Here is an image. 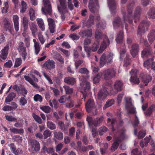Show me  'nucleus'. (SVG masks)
I'll list each match as a JSON object with an SVG mask.
<instances>
[{
	"label": "nucleus",
	"mask_w": 155,
	"mask_h": 155,
	"mask_svg": "<svg viewBox=\"0 0 155 155\" xmlns=\"http://www.w3.org/2000/svg\"><path fill=\"white\" fill-rule=\"evenodd\" d=\"M102 73L104 79L106 80H109L115 75L116 72L113 69H107L103 71Z\"/></svg>",
	"instance_id": "obj_9"
},
{
	"label": "nucleus",
	"mask_w": 155,
	"mask_h": 155,
	"mask_svg": "<svg viewBox=\"0 0 155 155\" xmlns=\"http://www.w3.org/2000/svg\"><path fill=\"white\" fill-rule=\"evenodd\" d=\"M54 140L56 141V140H62L63 138V133L61 132H57L54 131Z\"/></svg>",
	"instance_id": "obj_30"
},
{
	"label": "nucleus",
	"mask_w": 155,
	"mask_h": 155,
	"mask_svg": "<svg viewBox=\"0 0 155 155\" xmlns=\"http://www.w3.org/2000/svg\"><path fill=\"white\" fill-rule=\"evenodd\" d=\"M63 87L65 89L66 94H70L72 93L73 92L72 88L66 85H64Z\"/></svg>",
	"instance_id": "obj_58"
},
{
	"label": "nucleus",
	"mask_w": 155,
	"mask_h": 155,
	"mask_svg": "<svg viewBox=\"0 0 155 155\" xmlns=\"http://www.w3.org/2000/svg\"><path fill=\"white\" fill-rule=\"evenodd\" d=\"M121 24L120 19L119 17L116 18L113 22L114 27V28H117Z\"/></svg>",
	"instance_id": "obj_49"
},
{
	"label": "nucleus",
	"mask_w": 155,
	"mask_h": 155,
	"mask_svg": "<svg viewBox=\"0 0 155 155\" xmlns=\"http://www.w3.org/2000/svg\"><path fill=\"white\" fill-rule=\"evenodd\" d=\"M123 38V32L120 31L117 35L116 41L117 43V47L118 50L120 49V58L122 59L124 56L126 50L124 44L122 43Z\"/></svg>",
	"instance_id": "obj_2"
},
{
	"label": "nucleus",
	"mask_w": 155,
	"mask_h": 155,
	"mask_svg": "<svg viewBox=\"0 0 155 155\" xmlns=\"http://www.w3.org/2000/svg\"><path fill=\"white\" fill-rule=\"evenodd\" d=\"M29 21L28 19L25 16L22 19L21 21L25 30L27 29L28 28Z\"/></svg>",
	"instance_id": "obj_38"
},
{
	"label": "nucleus",
	"mask_w": 155,
	"mask_h": 155,
	"mask_svg": "<svg viewBox=\"0 0 155 155\" xmlns=\"http://www.w3.org/2000/svg\"><path fill=\"white\" fill-rule=\"evenodd\" d=\"M104 117L102 116L96 118L94 120L93 125L95 127H97L103 121Z\"/></svg>",
	"instance_id": "obj_33"
},
{
	"label": "nucleus",
	"mask_w": 155,
	"mask_h": 155,
	"mask_svg": "<svg viewBox=\"0 0 155 155\" xmlns=\"http://www.w3.org/2000/svg\"><path fill=\"white\" fill-rule=\"evenodd\" d=\"M124 99L126 101V108L130 113H134L135 111L134 108L131 103V99L130 97H125Z\"/></svg>",
	"instance_id": "obj_11"
},
{
	"label": "nucleus",
	"mask_w": 155,
	"mask_h": 155,
	"mask_svg": "<svg viewBox=\"0 0 155 155\" xmlns=\"http://www.w3.org/2000/svg\"><path fill=\"white\" fill-rule=\"evenodd\" d=\"M61 6H58V9L60 12L64 14L65 12H67V7L65 5L66 0H59Z\"/></svg>",
	"instance_id": "obj_18"
},
{
	"label": "nucleus",
	"mask_w": 155,
	"mask_h": 155,
	"mask_svg": "<svg viewBox=\"0 0 155 155\" xmlns=\"http://www.w3.org/2000/svg\"><path fill=\"white\" fill-rule=\"evenodd\" d=\"M40 108L46 113H48L50 112L51 110L50 107L48 106H43L40 107Z\"/></svg>",
	"instance_id": "obj_53"
},
{
	"label": "nucleus",
	"mask_w": 155,
	"mask_h": 155,
	"mask_svg": "<svg viewBox=\"0 0 155 155\" xmlns=\"http://www.w3.org/2000/svg\"><path fill=\"white\" fill-rule=\"evenodd\" d=\"M115 103V101L114 99H108L106 102V104L104 105L103 109L105 110L107 108L111 106Z\"/></svg>",
	"instance_id": "obj_41"
},
{
	"label": "nucleus",
	"mask_w": 155,
	"mask_h": 155,
	"mask_svg": "<svg viewBox=\"0 0 155 155\" xmlns=\"http://www.w3.org/2000/svg\"><path fill=\"white\" fill-rule=\"evenodd\" d=\"M58 125L60 126L61 129L64 132H67L69 126V124H67L65 125L64 122L61 121H59L58 123Z\"/></svg>",
	"instance_id": "obj_37"
},
{
	"label": "nucleus",
	"mask_w": 155,
	"mask_h": 155,
	"mask_svg": "<svg viewBox=\"0 0 155 155\" xmlns=\"http://www.w3.org/2000/svg\"><path fill=\"white\" fill-rule=\"evenodd\" d=\"M134 5V2H133L128 6L127 12H122L123 18L124 21H128L129 23H131L134 18V21L136 23L137 20H139L140 17L141 9L140 7H137L135 11L134 16H133L132 12Z\"/></svg>",
	"instance_id": "obj_1"
},
{
	"label": "nucleus",
	"mask_w": 155,
	"mask_h": 155,
	"mask_svg": "<svg viewBox=\"0 0 155 155\" xmlns=\"http://www.w3.org/2000/svg\"><path fill=\"white\" fill-rule=\"evenodd\" d=\"M107 128L104 127L103 126L100 127L99 129V132L100 135H102L104 133L106 132L107 131Z\"/></svg>",
	"instance_id": "obj_61"
},
{
	"label": "nucleus",
	"mask_w": 155,
	"mask_h": 155,
	"mask_svg": "<svg viewBox=\"0 0 155 155\" xmlns=\"http://www.w3.org/2000/svg\"><path fill=\"white\" fill-rule=\"evenodd\" d=\"M9 48V45L8 44L1 50L0 58L4 60L6 59L8 54Z\"/></svg>",
	"instance_id": "obj_20"
},
{
	"label": "nucleus",
	"mask_w": 155,
	"mask_h": 155,
	"mask_svg": "<svg viewBox=\"0 0 155 155\" xmlns=\"http://www.w3.org/2000/svg\"><path fill=\"white\" fill-rule=\"evenodd\" d=\"M49 28L50 32L53 33L55 31L56 25L54 20L52 18H49L47 19Z\"/></svg>",
	"instance_id": "obj_16"
},
{
	"label": "nucleus",
	"mask_w": 155,
	"mask_h": 155,
	"mask_svg": "<svg viewBox=\"0 0 155 155\" xmlns=\"http://www.w3.org/2000/svg\"><path fill=\"white\" fill-rule=\"evenodd\" d=\"M29 26L32 34L33 35L35 36L36 33L38 31V28L36 24L33 22H31L30 23Z\"/></svg>",
	"instance_id": "obj_28"
},
{
	"label": "nucleus",
	"mask_w": 155,
	"mask_h": 155,
	"mask_svg": "<svg viewBox=\"0 0 155 155\" xmlns=\"http://www.w3.org/2000/svg\"><path fill=\"white\" fill-rule=\"evenodd\" d=\"M44 7L41 8V11L43 14L46 15H50L52 13L51 4L49 0H43Z\"/></svg>",
	"instance_id": "obj_3"
},
{
	"label": "nucleus",
	"mask_w": 155,
	"mask_h": 155,
	"mask_svg": "<svg viewBox=\"0 0 155 155\" xmlns=\"http://www.w3.org/2000/svg\"><path fill=\"white\" fill-rule=\"evenodd\" d=\"M79 35L82 37H91L92 35V29H88L81 31Z\"/></svg>",
	"instance_id": "obj_29"
},
{
	"label": "nucleus",
	"mask_w": 155,
	"mask_h": 155,
	"mask_svg": "<svg viewBox=\"0 0 155 155\" xmlns=\"http://www.w3.org/2000/svg\"><path fill=\"white\" fill-rule=\"evenodd\" d=\"M150 138L148 137H146L143 140H142L140 144L141 147L143 148L144 146H146L150 141Z\"/></svg>",
	"instance_id": "obj_45"
},
{
	"label": "nucleus",
	"mask_w": 155,
	"mask_h": 155,
	"mask_svg": "<svg viewBox=\"0 0 155 155\" xmlns=\"http://www.w3.org/2000/svg\"><path fill=\"white\" fill-rule=\"evenodd\" d=\"M55 58L58 61L61 63H64V59L58 53L56 54L55 57Z\"/></svg>",
	"instance_id": "obj_63"
},
{
	"label": "nucleus",
	"mask_w": 155,
	"mask_h": 155,
	"mask_svg": "<svg viewBox=\"0 0 155 155\" xmlns=\"http://www.w3.org/2000/svg\"><path fill=\"white\" fill-rule=\"evenodd\" d=\"M38 37L41 44L42 45L43 44L45 41V39L41 33H39L38 34Z\"/></svg>",
	"instance_id": "obj_57"
},
{
	"label": "nucleus",
	"mask_w": 155,
	"mask_h": 155,
	"mask_svg": "<svg viewBox=\"0 0 155 155\" xmlns=\"http://www.w3.org/2000/svg\"><path fill=\"white\" fill-rule=\"evenodd\" d=\"M22 63V60L21 58H16L15 60V65L14 66V68H16L20 66Z\"/></svg>",
	"instance_id": "obj_59"
},
{
	"label": "nucleus",
	"mask_w": 155,
	"mask_h": 155,
	"mask_svg": "<svg viewBox=\"0 0 155 155\" xmlns=\"http://www.w3.org/2000/svg\"><path fill=\"white\" fill-rule=\"evenodd\" d=\"M68 101V102L66 104V107L68 108H70L73 107L74 105V103L73 101L71 100L70 99Z\"/></svg>",
	"instance_id": "obj_62"
},
{
	"label": "nucleus",
	"mask_w": 155,
	"mask_h": 155,
	"mask_svg": "<svg viewBox=\"0 0 155 155\" xmlns=\"http://www.w3.org/2000/svg\"><path fill=\"white\" fill-rule=\"evenodd\" d=\"M33 98L34 101L36 102H39L41 103L43 100L42 97L38 94L35 95L34 96Z\"/></svg>",
	"instance_id": "obj_52"
},
{
	"label": "nucleus",
	"mask_w": 155,
	"mask_h": 155,
	"mask_svg": "<svg viewBox=\"0 0 155 155\" xmlns=\"http://www.w3.org/2000/svg\"><path fill=\"white\" fill-rule=\"evenodd\" d=\"M10 130L11 132L12 133L18 134H23L24 132V130L22 128L19 129H18L15 128H10Z\"/></svg>",
	"instance_id": "obj_46"
},
{
	"label": "nucleus",
	"mask_w": 155,
	"mask_h": 155,
	"mask_svg": "<svg viewBox=\"0 0 155 155\" xmlns=\"http://www.w3.org/2000/svg\"><path fill=\"white\" fill-rule=\"evenodd\" d=\"M81 92L83 94V98L85 101L87 96V92L88 91L90 88V83L86 81H85L84 82L82 81V83H81Z\"/></svg>",
	"instance_id": "obj_7"
},
{
	"label": "nucleus",
	"mask_w": 155,
	"mask_h": 155,
	"mask_svg": "<svg viewBox=\"0 0 155 155\" xmlns=\"http://www.w3.org/2000/svg\"><path fill=\"white\" fill-rule=\"evenodd\" d=\"M140 78H141L142 81L146 85L148 83L152 80V78L149 75L141 74L140 75Z\"/></svg>",
	"instance_id": "obj_23"
},
{
	"label": "nucleus",
	"mask_w": 155,
	"mask_h": 155,
	"mask_svg": "<svg viewBox=\"0 0 155 155\" xmlns=\"http://www.w3.org/2000/svg\"><path fill=\"white\" fill-rule=\"evenodd\" d=\"M107 3L112 14L115 12L116 4L114 0H107Z\"/></svg>",
	"instance_id": "obj_26"
},
{
	"label": "nucleus",
	"mask_w": 155,
	"mask_h": 155,
	"mask_svg": "<svg viewBox=\"0 0 155 155\" xmlns=\"http://www.w3.org/2000/svg\"><path fill=\"white\" fill-rule=\"evenodd\" d=\"M43 66L46 68L51 70L55 68V62L52 60L49 59L45 62Z\"/></svg>",
	"instance_id": "obj_21"
},
{
	"label": "nucleus",
	"mask_w": 155,
	"mask_h": 155,
	"mask_svg": "<svg viewBox=\"0 0 155 155\" xmlns=\"http://www.w3.org/2000/svg\"><path fill=\"white\" fill-rule=\"evenodd\" d=\"M139 49V46L136 44H133L131 46L130 53L133 57H134L137 54Z\"/></svg>",
	"instance_id": "obj_24"
},
{
	"label": "nucleus",
	"mask_w": 155,
	"mask_h": 155,
	"mask_svg": "<svg viewBox=\"0 0 155 155\" xmlns=\"http://www.w3.org/2000/svg\"><path fill=\"white\" fill-rule=\"evenodd\" d=\"M28 11L30 20L32 21H34L36 18L35 10L31 8L29 9Z\"/></svg>",
	"instance_id": "obj_40"
},
{
	"label": "nucleus",
	"mask_w": 155,
	"mask_h": 155,
	"mask_svg": "<svg viewBox=\"0 0 155 155\" xmlns=\"http://www.w3.org/2000/svg\"><path fill=\"white\" fill-rule=\"evenodd\" d=\"M20 105L24 106L27 103V100L24 97H21L19 99Z\"/></svg>",
	"instance_id": "obj_55"
},
{
	"label": "nucleus",
	"mask_w": 155,
	"mask_h": 155,
	"mask_svg": "<svg viewBox=\"0 0 155 155\" xmlns=\"http://www.w3.org/2000/svg\"><path fill=\"white\" fill-rule=\"evenodd\" d=\"M110 85L111 84H109L107 83L103 84V87L104 89L100 90L98 94L97 98L98 99L102 100L106 98L108 93L106 89L107 88V87Z\"/></svg>",
	"instance_id": "obj_5"
},
{
	"label": "nucleus",
	"mask_w": 155,
	"mask_h": 155,
	"mask_svg": "<svg viewBox=\"0 0 155 155\" xmlns=\"http://www.w3.org/2000/svg\"><path fill=\"white\" fill-rule=\"evenodd\" d=\"M106 43L109 45V41L107 38L106 37L104 40L103 43L101 44L100 49L97 51L98 54H100L105 49L107 46Z\"/></svg>",
	"instance_id": "obj_22"
},
{
	"label": "nucleus",
	"mask_w": 155,
	"mask_h": 155,
	"mask_svg": "<svg viewBox=\"0 0 155 155\" xmlns=\"http://www.w3.org/2000/svg\"><path fill=\"white\" fill-rule=\"evenodd\" d=\"M21 8L20 12L22 13H24L26 10L27 7L26 3L23 0L21 1Z\"/></svg>",
	"instance_id": "obj_47"
},
{
	"label": "nucleus",
	"mask_w": 155,
	"mask_h": 155,
	"mask_svg": "<svg viewBox=\"0 0 155 155\" xmlns=\"http://www.w3.org/2000/svg\"><path fill=\"white\" fill-rule=\"evenodd\" d=\"M148 37L149 42L152 43L155 39V31L152 30L148 35Z\"/></svg>",
	"instance_id": "obj_34"
},
{
	"label": "nucleus",
	"mask_w": 155,
	"mask_h": 155,
	"mask_svg": "<svg viewBox=\"0 0 155 155\" xmlns=\"http://www.w3.org/2000/svg\"><path fill=\"white\" fill-rule=\"evenodd\" d=\"M123 83L122 81L118 80L116 81L114 85V87L115 91H110V93L112 95H114L117 94L119 91H120L122 90Z\"/></svg>",
	"instance_id": "obj_13"
},
{
	"label": "nucleus",
	"mask_w": 155,
	"mask_h": 155,
	"mask_svg": "<svg viewBox=\"0 0 155 155\" xmlns=\"http://www.w3.org/2000/svg\"><path fill=\"white\" fill-rule=\"evenodd\" d=\"M151 54V51L150 47H147L144 48L141 53L142 57L144 58Z\"/></svg>",
	"instance_id": "obj_27"
},
{
	"label": "nucleus",
	"mask_w": 155,
	"mask_h": 155,
	"mask_svg": "<svg viewBox=\"0 0 155 155\" xmlns=\"http://www.w3.org/2000/svg\"><path fill=\"white\" fill-rule=\"evenodd\" d=\"M78 72L81 74H86L85 79H87L89 77V75H88L89 72L86 68H81L79 70Z\"/></svg>",
	"instance_id": "obj_39"
},
{
	"label": "nucleus",
	"mask_w": 155,
	"mask_h": 155,
	"mask_svg": "<svg viewBox=\"0 0 155 155\" xmlns=\"http://www.w3.org/2000/svg\"><path fill=\"white\" fill-rule=\"evenodd\" d=\"M70 98L71 97L70 96L67 97L65 95H63L61 96L58 99V101L61 103H64L66 101H67L70 99Z\"/></svg>",
	"instance_id": "obj_48"
},
{
	"label": "nucleus",
	"mask_w": 155,
	"mask_h": 155,
	"mask_svg": "<svg viewBox=\"0 0 155 155\" xmlns=\"http://www.w3.org/2000/svg\"><path fill=\"white\" fill-rule=\"evenodd\" d=\"M99 41H96L95 42L91 47V50L93 51H97L99 48Z\"/></svg>",
	"instance_id": "obj_51"
},
{
	"label": "nucleus",
	"mask_w": 155,
	"mask_h": 155,
	"mask_svg": "<svg viewBox=\"0 0 155 155\" xmlns=\"http://www.w3.org/2000/svg\"><path fill=\"white\" fill-rule=\"evenodd\" d=\"M85 106L86 110L88 113L91 112L94 109L95 110H96L94 101L93 99L89 100L85 103Z\"/></svg>",
	"instance_id": "obj_15"
},
{
	"label": "nucleus",
	"mask_w": 155,
	"mask_h": 155,
	"mask_svg": "<svg viewBox=\"0 0 155 155\" xmlns=\"http://www.w3.org/2000/svg\"><path fill=\"white\" fill-rule=\"evenodd\" d=\"M36 21L38 26L42 31L45 30V25L43 19L41 18H38Z\"/></svg>",
	"instance_id": "obj_31"
},
{
	"label": "nucleus",
	"mask_w": 155,
	"mask_h": 155,
	"mask_svg": "<svg viewBox=\"0 0 155 155\" xmlns=\"http://www.w3.org/2000/svg\"><path fill=\"white\" fill-rule=\"evenodd\" d=\"M137 72V69H133L130 73L131 76L130 81L132 84H138L140 82L139 78L136 75Z\"/></svg>",
	"instance_id": "obj_10"
},
{
	"label": "nucleus",
	"mask_w": 155,
	"mask_h": 155,
	"mask_svg": "<svg viewBox=\"0 0 155 155\" xmlns=\"http://www.w3.org/2000/svg\"><path fill=\"white\" fill-rule=\"evenodd\" d=\"M29 146L31 147L36 151H38L40 149V146L39 142L36 140H33L30 141Z\"/></svg>",
	"instance_id": "obj_19"
},
{
	"label": "nucleus",
	"mask_w": 155,
	"mask_h": 155,
	"mask_svg": "<svg viewBox=\"0 0 155 155\" xmlns=\"http://www.w3.org/2000/svg\"><path fill=\"white\" fill-rule=\"evenodd\" d=\"M150 24V22L148 21H142L139 25L138 30V34L141 35L144 34L145 31V28L147 29V27Z\"/></svg>",
	"instance_id": "obj_12"
},
{
	"label": "nucleus",
	"mask_w": 155,
	"mask_h": 155,
	"mask_svg": "<svg viewBox=\"0 0 155 155\" xmlns=\"http://www.w3.org/2000/svg\"><path fill=\"white\" fill-rule=\"evenodd\" d=\"M15 30L17 31L19 28V17L18 15H15L12 16Z\"/></svg>",
	"instance_id": "obj_25"
},
{
	"label": "nucleus",
	"mask_w": 155,
	"mask_h": 155,
	"mask_svg": "<svg viewBox=\"0 0 155 155\" xmlns=\"http://www.w3.org/2000/svg\"><path fill=\"white\" fill-rule=\"evenodd\" d=\"M106 27V23L104 21L102 23L97 24V29L95 31V37L97 41H98L102 37V34L101 32L99 31V30H102L104 29Z\"/></svg>",
	"instance_id": "obj_6"
},
{
	"label": "nucleus",
	"mask_w": 155,
	"mask_h": 155,
	"mask_svg": "<svg viewBox=\"0 0 155 155\" xmlns=\"http://www.w3.org/2000/svg\"><path fill=\"white\" fill-rule=\"evenodd\" d=\"M32 116L35 120L39 124H41L42 123V121L41 117L36 114L35 113H33Z\"/></svg>",
	"instance_id": "obj_50"
},
{
	"label": "nucleus",
	"mask_w": 155,
	"mask_h": 155,
	"mask_svg": "<svg viewBox=\"0 0 155 155\" xmlns=\"http://www.w3.org/2000/svg\"><path fill=\"white\" fill-rule=\"evenodd\" d=\"M114 56L113 54L110 53L108 56L106 57V55L103 54L100 58V66L101 67L103 66L106 63H109L112 61Z\"/></svg>",
	"instance_id": "obj_4"
},
{
	"label": "nucleus",
	"mask_w": 155,
	"mask_h": 155,
	"mask_svg": "<svg viewBox=\"0 0 155 155\" xmlns=\"http://www.w3.org/2000/svg\"><path fill=\"white\" fill-rule=\"evenodd\" d=\"M24 78L26 81L28 82L34 87L36 88H39V87L37 84L36 83L34 82L29 77L25 75L24 76Z\"/></svg>",
	"instance_id": "obj_36"
},
{
	"label": "nucleus",
	"mask_w": 155,
	"mask_h": 155,
	"mask_svg": "<svg viewBox=\"0 0 155 155\" xmlns=\"http://www.w3.org/2000/svg\"><path fill=\"white\" fill-rule=\"evenodd\" d=\"M12 153L15 155H18L21 154L23 153V151L21 149L18 148L16 149L15 148V150H13Z\"/></svg>",
	"instance_id": "obj_64"
},
{
	"label": "nucleus",
	"mask_w": 155,
	"mask_h": 155,
	"mask_svg": "<svg viewBox=\"0 0 155 155\" xmlns=\"http://www.w3.org/2000/svg\"><path fill=\"white\" fill-rule=\"evenodd\" d=\"M48 117L47 118V127L51 130H54L56 129V126L55 124L53 122L48 121Z\"/></svg>",
	"instance_id": "obj_44"
},
{
	"label": "nucleus",
	"mask_w": 155,
	"mask_h": 155,
	"mask_svg": "<svg viewBox=\"0 0 155 155\" xmlns=\"http://www.w3.org/2000/svg\"><path fill=\"white\" fill-rule=\"evenodd\" d=\"M153 60V59H152L150 60H148L145 61L144 63V67L147 69H149L150 67H152V65L151 66V64L152 63V64L153 63L152 62Z\"/></svg>",
	"instance_id": "obj_54"
},
{
	"label": "nucleus",
	"mask_w": 155,
	"mask_h": 155,
	"mask_svg": "<svg viewBox=\"0 0 155 155\" xmlns=\"http://www.w3.org/2000/svg\"><path fill=\"white\" fill-rule=\"evenodd\" d=\"M64 81L65 83L69 84H74L76 83L75 79L71 77H66Z\"/></svg>",
	"instance_id": "obj_32"
},
{
	"label": "nucleus",
	"mask_w": 155,
	"mask_h": 155,
	"mask_svg": "<svg viewBox=\"0 0 155 155\" xmlns=\"http://www.w3.org/2000/svg\"><path fill=\"white\" fill-rule=\"evenodd\" d=\"M147 16L149 18H155V8H152L149 11L147 14Z\"/></svg>",
	"instance_id": "obj_43"
},
{
	"label": "nucleus",
	"mask_w": 155,
	"mask_h": 155,
	"mask_svg": "<svg viewBox=\"0 0 155 155\" xmlns=\"http://www.w3.org/2000/svg\"><path fill=\"white\" fill-rule=\"evenodd\" d=\"M102 72L99 73L97 74L93 77L92 79L94 83H96L99 81L100 79L102 77Z\"/></svg>",
	"instance_id": "obj_42"
},
{
	"label": "nucleus",
	"mask_w": 155,
	"mask_h": 155,
	"mask_svg": "<svg viewBox=\"0 0 155 155\" xmlns=\"http://www.w3.org/2000/svg\"><path fill=\"white\" fill-rule=\"evenodd\" d=\"M88 7L91 12H94L98 8L97 0H90Z\"/></svg>",
	"instance_id": "obj_14"
},
{
	"label": "nucleus",
	"mask_w": 155,
	"mask_h": 155,
	"mask_svg": "<svg viewBox=\"0 0 155 155\" xmlns=\"http://www.w3.org/2000/svg\"><path fill=\"white\" fill-rule=\"evenodd\" d=\"M18 45V49L20 56L24 60H25L27 55L26 48L25 47L24 44L22 42H20Z\"/></svg>",
	"instance_id": "obj_8"
},
{
	"label": "nucleus",
	"mask_w": 155,
	"mask_h": 155,
	"mask_svg": "<svg viewBox=\"0 0 155 155\" xmlns=\"http://www.w3.org/2000/svg\"><path fill=\"white\" fill-rule=\"evenodd\" d=\"M121 135L119 137L115 138V142L113 144L111 147V150H112L115 151L118 147L119 143H120L122 140L123 139L124 134L123 133H121Z\"/></svg>",
	"instance_id": "obj_17"
},
{
	"label": "nucleus",
	"mask_w": 155,
	"mask_h": 155,
	"mask_svg": "<svg viewBox=\"0 0 155 155\" xmlns=\"http://www.w3.org/2000/svg\"><path fill=\"white\" fill-rule=\"evenodd\" d=\"M124 95V94L123 93L120 94L118 95L117 97V102L118 104L119 105L121 103L122 99Z\"/></svg>",
	"instance_id": "obj_60"
},
{
	"label": "nucleus",
	"mask_w": 155,
	"mask_h": 155,
	"mask_svg": "<svg viewBox=\"0 0 155 155\" xmlns=\"http://www.w3.org/2000/svg\"><path fill=\"white\" fill-rule=\"evenodd\" d=\"M51 132L49 130H46L44 131L43 134L44 139H46L48 137H50L51 134Z\"/></svg>",
	"instance_id": "obj_56"
},
{
	"label": "nucleus",
	"mask_w": 155,
	"mask_h": 155,
	"mask_svg": "<svg viewBox=\"0 0 155 155\" xmlns=\"http://www.w3.org/2000/svg\"><path fill=\"white\" fill-rule=\"evenodd\" d=\"M16 96V94L13 92H11L9 94L8 96L6 98L5 100V103H8L11 101Z\"/></svg>",
	"instance_id": "obj_35"
}]
</instances>
